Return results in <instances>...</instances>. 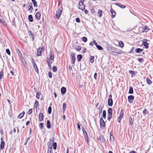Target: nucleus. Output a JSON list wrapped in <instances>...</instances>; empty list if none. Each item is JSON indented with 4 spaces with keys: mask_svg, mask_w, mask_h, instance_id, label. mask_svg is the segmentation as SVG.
<instances>
[{
    "mask_svg": "<svg viewBox=\"0 0 153 153\" xmlns=\"http://www.w3.org/2000/svg\"><path fill=\"white\" fill-rule=\"evenodd\" d=\"M62 7L61 5L60 6L56 11V16L57 18L59 19L60 17V16L62 13Z\"/></svg>",
    "mask_w": 153,
    "mask_h": 153,
    "instance_id": "nucleus-1",
    "label": "nucleus"
},
{
    "mask_svg": "<svg viewBox=\"0 0 153 153\" xmlns=\"http://www.w3.org/2000/svg\"><path fill=\"white\" fill-rule=\"evenodd\" d=\"M112 109L110 108H108V119L110 121L112 118Z\"/></svg>",
    "mask_w": 153,
    "mask_h": 153,
    "instance_id": "nucleus-2",
    "label": "nucleus"
},
{
    "mask_svg": "<svg viewBox=\"0 0 153 153\" xmlns=\"http://www.w3.org/2000/svg\"><path fill=\"white\" fill-rule=\"evenodd\" d=\"M111 50L113 52L118 54H120L122 53V51L121 50L113 47L111 48Z\"/></svg>",
    "mask_w": 153,
    "mask_h": 153,
    "instance_id": "nucleus-3",
    "label": "nucleus"
},
{
    "mask_svg": "<svg viewBox=\"0 0 153 153\" xmlns=\"http://www.w3.org/2000/svg\"><path fill=\"white\" fill-rule=\"evenodd\" d=\"M100 127L103 128L105 126V122L102 117H101L100 119Z\"/></svg>",
    "mask_w": 153,
    "mask_h": 153,
    "instance_id": "nucleus-4",
    "label": "nucleus"
},
{
    "mask_svg": "<svg viewBox=\"0 0 153 153\" xmlns=\"http://www.w3.org/2000/svg\"><path fill=\"white\" fill-rule=\"evenodd\" d=\"M71 62L73 64L72 66H74L75 65L74 63L75 61V54L74 53H72L71 54Z\"/></svg>",
    "mask_w": 153,
    "mask_h": 153,
    "instance_id": "nucleus-5",
    "label": "nucleus"
},
{
    "mask_svg": "<svg viewBox=\"0 0 153 153\" xmlns=\"http://www.w3.org/2000/svg\"><path fill=\"white\" fill-rule=\"evenodd\" d=\"M43 48H39L37 50V56H42V53L43 50Z\"/></svg>",
    "mask_w": 153,
    "mask_h": 153,
    "instance_id": "nucleus-6",
    "label": "nucleus"
},
{
    "mask_svg": "<svg viewBox=\"0 0 153 153\" xmlns=\"http://www.w3.org/2000/svg\"><path fill=\"white\" fill-rule=\"evenodd\" d=\"M93 43L96 46L97 48L99 50H103L102 48L100 45H98L95 40L93 41Z\"/></svg>",
    "mask_w": 153,
    "mask_h": 153,
    "instance_id": "nucleus-7",
    "label": "nucleus"
},
{
    "mask_svg": "<svg viewBox=\"0 0 153 153\" xmlns=\"http://www.w3.org/2000/svg\"><path fill=\"white\" fill-rule=\"evenodd\" d=\"M128 98L129 102L132 103L134 100V97L132 95H130L128 97Z\"/></svg>",
    "mask_w": 153,
    "mask_h": 153,
    "instance_id": "nucleus-8",
    "label": "nucleus"
},
{
    "mask_svg": "<svg viewBox=\"0 0 153 153\" xmlns=\"http://www.w3.org/2000/svg\"><path fill=\"white\" fill-rule=\"evenodd\" d=\"M27 7H29L28 10L30 12V13H31L33 9V8L32 7V4L31 3H28Z\"/></svg>",
    "mask_w": 153,
    "mask_h": 153,
    "instance_id": "nucleus-9",
    "label": "nucleus"
},
{
    "mask_svg": "<svg viewBox=\"0 0 153 153\" xmlns=\"http://www.w3.org/2000/svg\"><path fill=\"white\" fill-rule=\"evenodd\" d=\"M44 116L43 114L42 113H40L39 116V120L40 122L42 121L43 119Z\"/></svg>",
    "mask_w": 153,
    "mask_h": 153,
    "instance_id": "nucleus-10",
    "label": "nucleus"
},
{
    "mask_svg": "<svg viewBox=\"0 0 153 153\" xmlns=\"http://www.w3.org/2000/svg\"><path fill=\"white\" fill-rule=\"evenodd\" d=\"M79 9L83 10L85 9V5L84 4H81L80 3H79Z\"/></svg>",
    "mask_w": 153,
    "mask_h": 153,
    "instance_id": "nucleus-11",
    "label": "nucleus"
},
{
    "mask_svg": "<svg viewBox=\"0 0 153 153\" xmlns=\"http://www.w3.org/2000/svg\"><path fill=\"white\" fill-rule=\"evenodd\" d=\"M113 104V101L112 99H109L108 100V105L110 106H112Z\"/></svg>",
    "mask_w": 153,
    "mask_h": 153,
    "instance_id": "nucleus-12",
    "label": "nucleus"
},
{
    "mask_svg": "<svg viewBox=\"0 0 153 153\" xmlns=\"http://www.w3.org/2000/svg\"><path fill=\"white\" fill-rule=\"evenodd\" d=\"M41 14L39 12H37L35 15V18L37 20H39L40 18Z\"/></svg>",
    "mask_w": 153,
    "mask_h": 153,
    "instance_id": "nucleus-13",
    "label": "nucleus"
},
{
    "mask_svg": "<svg viewBox=\"0 0 153 153\" xmlns=\"http://www.w3.org/2000/svg\"><path fill=\"white\" fill-rule=\"evenodd\" d=\"M46 61L47 62L48 65L49 67L51 68V64L52 62L50 61V60L49 59L48 57L46 58Z\"/></svg>",
    "mask_w": 153,
    "mask_h": 153,
    "instance_id": "nucleus-14",
    "label": "nucleus"
},
{
    "mask_svg": "<svg viewBox=\"0 0 153 153\" xmlns=\"http://www.w3.org/2000/svg\"><path fill=\"white\" fill-rule=\"evenodd\" d=\"M112 14V17L113 18L115 17V12L114 10H113L112 8H111L110 10Z\"/></svg>",
    "mask_w": 153,
    "mask_h": 153,
    "instance_id": "nucleus-15",
    "label": "nucleus"
},
{
    "mask_svg": "<svg viewBox=\"0 0 153 153\" xmlns=\"http://www.w3.org/2000/svg\"><path fill=\"white\" fill-rule=\"evenodd\" d=\"M28 35L30 36V38H32V41H33L34 40V36L33 34V33H32L30 31H29L28 32Z\"/></svg>",
    "mask_w": 153,
    "mask_h": 153,
    "instance_id": "nucleus-16",
    "label": "nucleus"
},
{
    "mask_svg": "<svg viewBox=\"0 0 153 153\" xmlns=\"http://www.w3.org/2000/svg\"><path fill=\"white\" fill-rule=\"evenodd\" d=\"M82 130L83 133V134L84 135V138H87L88 135L86 132L85 130L82 127Z\"/></svg>",
    "mask_w": 153,
    "mask_h": 153,
    "instance_id": "nucleus-17",
    "label": "nucleus"
},
{
    "mask_svg": "<svg viewBox=\"0 0 153 153\" xmlns=\"http://www.w3.org/2000/svg\"><path fill=\"white\" fill-rule=\"evenodd\" d=\"M4 141H1L0 144V149L2 150L4 148Z\"/></svg>",
    "mask_w": 153,
    "mask_h": 153,
    "instance_id": "nucleus-18",
    "label": "nucleus"
},
{
    "mask_svg": "<svg viewBox=\"0 0 153 153\" xmlns=\"http://www.w3.org/2000/svg\"><path fill=\"white\" fill-rule=\"evenodd\" d=\"M66 92V88L65 87H62L61 88V93L62 94H65Z\"/></svg>",
    "mask_w": 153,
    "mask_h": 153,
    "instance_id": "nucleus-19",
    "label": "nucleus"
},
{
    "mask_svg": "<svg viewBox=\"0 0 153 153\" xmlns=\"http://www.w3.org/2000/svg\"><path fill=\"white\" fill-rule=\"evenodd\" d=\"M115 4L116 5L118 6L122 9H124L126 7L124 5H122L118 3H116Z\"/></svg>",
    "mask_w": 153,
    "mask_h": 153,
    "instance_id": "nucleus-20",
    "label": "nucleus"
},
{
    "mask_svg": "<svg viewBox=\"0 0 153 153\" xmlns=\"http://www.w3.org/2000/svg\"><path fill=\"white\" fill-rule=\"evenodd\" d=\"M142 45H143L145 46V48H147L149 47V46H148L149 44L148 43H147L146 42H143L142 43Z\"/></svg>",
    "mask_w": 153,
    "mask_h": 153,
    "instance_id": "nucleus-21",
    "label": "nucleus"
},
{
    "mask_svg": "<svg viewBox=\"0 0 153 153\" xmlns=\"http://www.w3.org/2000/svg\"><path fill=\"white\" fill-rule=\"evenodd\" d=\"M51 126L50 122L49 120H48L47 121V128L49 129L51 128Z\"/></svg>",
    "mask_w": 153,
    "mask_h": 153,
    "instance_id": "nucleus-22",
    "label": "nucleus"
},
{
    "mask_svg": "<svg viewBox=\"0 0 153 153\" xmlns=\"http://www.w3.org/2000/svg\"><path fill=\"white\" fill-rule=\"evenodd\" d=\"M52 146H48L47 153H53L52 152Z\"/></svg>",
    "mask_w": 153,
    "mask_h": 153,
    "instance_id": "nucleus-23",
    "label": "nucleus"
},
{
    "mask_svg": "<svg viewBox=\"0 0 153 153\" xmlns=\"http://www.w3.org/2000/svg\"><path fill=\"white\" fill-rule=\"evenodd\" d=\"M25 114V112L24 111L22 113H20L18 116V118L20 119L22 118L23 117Z\"/></svg>",
    "mask_w": 153,
    "mask_h": 153,
    "instance_id": "nucleus-24",
    "label": "nucleus"
},
{
    "mask_svg": "<svg viewBox=\"0 0 153 153\" xmlns=\"http://www.w3.org/2000/svg\"><path fill=\"white\" fill-rule=\"evenodd\" d=\"M119 46L121 48H123L124 47V44L123 43V42L121 41H120L119 42Z\"/></svg>",
    "mask_w": 153,
    "mask_h": 153,
    "instance_id": "nucleus-25",
    "label": "nucleus"
},
{
    "mask_svg": "<svg viewBox=\"0 0 153 153\" xmlns=\"http://www.w3.org/2000/svg\"><path fill=\"white\" fill-rule=\"evenodd\" d=\"M123 110L122 109L121 110V111L120 112V115L119 116V119H121L122 117H123Z\"/></svg>",
    "mask_w": 153,
    "mask_h": 153,
    "instance_id": "nucleus-26",
    "label": "nucleus"
},
{
    "mask_svg": "<svg viewBox=\"0 0 153 153\" xmlns=\"http://www.w3.org/2000/svg\"><path fill=\"white\" fill-rule=\"evenodd\" d=\"M149 30L148 27L147 26H145L143 27V32H145Z\"/></svg>",
    "mask_w": 153,
    "mask_h": 153,
    "instance_id": "nucleus-27",
    "label": "nucleus"
},
{
    "mask_svg": "<svg viewBox=\"0 0 153 153\" xmlns=\"http://www.w3.org/2000/svg\"><path fill=\"white\" fill-rule=\"evenodd\" d=\"M143 50L142 49L137 48L135 50V51L137 53H139L142 52L143 51Z\"/></svg>",
    "mask_w": 153,
    "mask_h": 153,
    "instance_id": "nucleus-28",
    "label": "nucleus"
},
{
    "mask_svg": "<svg viewBox=\"0 0 153 153\" xmlns=\"http://www.w3.org/2000/svg\"><path fill=\"white\" fill-rule=\"evenodd\" d=\"M33 68L35 69L37 73H38V69L37 68L36 65V64H33Z\"/></svg>",
    "mask_w": 153,
    "mask_h": 153,
    "instance_id": "nucleus-29",
    "label": "nucleus"
},
{
    "mask_svg": "<svg viewBox=\"0 0 153 153\" xmlns=\"http://www.w3.org/2000/svg\"><path fill=\"white\" fill-rule=\"evenodd\" d=\"M77 60L78 62H79L82 58V56L81 55L79 54L77 56Z\"/></svg>",
    "mask_w": 153,
    "mask_h": 153,
    "instance_id": "nucleus-30",
    "label": "nucleus"
},
{
    "mask_svg": "<svg viewBox=\"0 0 153 153\" xmlns=\"http://www.w3.org/2000/svg\"><path fill=\"white\" fill-rule=\"evenodd\" d=\"M129 93L130 94H132L133 93V90L132 87L131 86L130 87L129 91Z\"/></svg>",
    "mask_w": 153,
    "mask_h": 153,
    "instance_id": "nucleus-31",
    "label": "nucleus"
},
{
    "mask_svg": "<svg viewBox=\"0 0 153 153\" xmlns=\"http://www.w3.org/2000/svg\"><path fill=\"white\" fill-rule=\"evenodd\" d=\"M28 19L30 22H32L33 21V16L32 15H29L28 17Z\"/></svg>",
    "mask_w": 153,
    "mask_h": 153,
    "instance_id": "nucleus-32",
    "label": "nucleus"
},
{
    "mask_svg": "<svg viewBox=\"0 0 153 153\" xmlns=\"http://www.w3.org/2000/svg\"><path fill=\"white\" fill-rule=\"evenodd\" d=\"M98 139L100 140L101 142H103L104 140L103 136L102 135L100 136L98 138Z\"/></svg>",
    "mask_w": 153,
    "mask_h": 153,
    "instance_id": "nucleus-33",
    "label": "nucleus"
},
{
    "mask_svg": "<svg viewBox=\"0 0 153 153\" xmlns=\"http://www.w3.org/2000/svg\"><path fill=\"white\" fill-rule=\"evenodd\" d=\"M32 2L33 3L34 6L35 7H37L38 6L36 3V1L35 0H31Z\"/></svg>",
    "mask_w": 153,
    "mask_h": 153,
    "instance_id": "nucleus-34",
    "label": "nucleus"
},
{
    "mask_svg": "<svg viewBox=\"0 0 153 153\" xmlns=\"http://www.w3.org/2000/svg\"><path fill=\"white\" fill-rule=\"evenodd\" d=\"M129 73L131 74V76L133 77V76L135 75L134 72L133 71L130 70L129 71Z\"/></svg>",
    "mask_w": 153,
    "mask_h": 153,
    "instance_id": "nucleus-35",
    "label": "nucleus"
},
{
    "mask_svg": "<svg viewBox=\"0 0 153 153\" xmlns=\"http://www.w3.org/2000/svg\"><path fill=\"white\" fill-rule=\"evenodd\" d=\"M106 112L105 110H103L102 112V117L104 118H105L106 117Z\"/></svg>",
    "mask_w": 153,
    "mask_h": 153,
    "instance_id": "nucleus-36",
    "label": "nucleus"
},
{
    "mask_svg": "<svg viewBox=\"0 0 153 153\" xmlns=\"http://www.w3.org/2000/svg\"><path fill=\"white\" fill-rule=\"evenodd\" d=\"M53 149L54 150H55L57 148V143L56 142H54L53 143Z\"/></svg>",
    "mask_w": 153,
    "mask_h": 153,
    "instance_id": "nucleus-37",
    "label": "nucleus"
},
{
    "mask_svg": "<svg viewBox=\"0 0 153 153\" xmlns=\"http://www.w3.org/2000/svg\"><path fill=\"white\" fill-rule=\"evenodd\" d=\"M94 57L93 56H91L90 59V61L91 63H93L94 62Z\"/></svg>",
    "mask_w": 153,
    "mask_h": 153,
    "instance_id": "nucleus-38",
    "label": "nucleus"
},
{
    "mask_svg": "<svg viewBox=\"0 0 153 153\" xmlns=\"http://www.w3.org/2000/svg\"><path fill=\"white\" fill-rule=\"evenodd\" d=\"M54 140V138H51L50 140V142H49V146H50V143H51V145H52V143H54L53 142Z\"/></svg>",
    "mask_w": 153,
    "mask_h": 153,
    "instance_id": "nucleus-39",
    "label": "nucleus"
},
{
    "mask_svg": "<svg viewBox=\"0 0 153 153\" xmlns=\"http://www.w3.org/2000/svg\"><path fill=\"white\" fill-rule=\"evenodd\" d=\"M102 11L101 10H99L98 12V16L100 17L102 16Z\"/></svg>",
    "mask_w": 153,
    "mask_h": 153,
    "instance_id": "nucleus-40",
    "label": "nucleus"
},
{
    "mask_svg": "<svg viewBox=\"0 0 153 153\" xmlns=\"http://www.w3.org/2000/svg\"><path fill=\"white\" fill-rule=\"evenodd\" d=\"M66 108V105L65 103H64L63 105V112H64L65 111Z\"/></svg>",
    "mask_w": 153,
    "mask_h": 153,
    "instance_id": "nucleus-41",
    "label": "nucleus"
},
{
    "mask_svg": "<svg viewBox=\"0 0 153 153\" xmlns=\"http://www.w3.org/2000/svg\"><path fill=\"white\" fill-rule=\"evenodd\" d=\"M39 127L41 129H42L44 128L43 123H40L39 124Z\"/></svg>",
    "mask_w": 153,
    "mask_h": 153,
    "instance_id": "nucleus-42",
    "label": "nucleus"
},
{
    "mask_svg": "<svg viewBox=\"0 0 153 153\" xmlns=\"http://www.w3.org/2000/svg\"><path fill=\"white\" fill-rule=\"evenodd\" d=\"M41 95V93H39V92H37L36 93V98L37 99H39V97H40V96Z\"/></svg>",
    "mask_w": 153,
    "mask_h": 153,
    "instance_id": "nucleus-43",
    "label": "nucleus"
},
{
    "mask_svg": "<svg viewBox=\"0 0 153 153\" xmlns=\"http://www.w3.org/2000/svg\"><path fill=\"white\" fill-rule=\"evenodd\" d=\"M82 40L84 42H86L87 41V39L85 37H83L82 38Z\"/></svg>",
    "mask_w": 153,
    "mask_h": 153,
    "instance_id": "nucleus-44",
    "label": "nucleus"
},
{
    "mask_svg": "<svg viewBox=\"0 0 153 153\" xmlns=\"http://www.w3.org/2000/svg\"><path fill=\"white\" fill-rule=\"evenodd\" d=\"M143 113L144 114H149V112L147 110L145 109L143 111Z\"/></svg>",
    "mask_w": 153,
    "mask_h": 153,
    "instance_id": "nucleus-45",
    "label": "nucleus"
},
{
    "mask_svg": "<svg viewBox=\"0 0 153 153\" xmlns=\"http://www.w3.org/2000/svg\"><path fill=\"white\" fill-rule=\"evenodd\" d=\"M75 49L77 51H79L81 50V48L79 46H77L76 47Z\"/></svg>",
    "mask_w": 153,
    "mask_h": 153,
    "instance_id": "nucleus-46",
    "label": "nucleus"
},
{
    "mask_svg": "<svg viewBox=\"0 0 153 153\" xmlns=\"http://www.w3.org/2000/svg\"><path fill=\"white\" fill-rule=\"evenodd\" d=\"M3 76V73L2 72V70H1V71H0V80L1 79Z\"/></svg>",
    "mask_w": 153,
    "mask_h": 153,
    "instance_id": "nucleus-47",
    "label": "nucleus"
},
{
    "mask_svg": "<svg viewBox=\"0 0 153 153\" xmlns=\"http://www.w3.org/2000/svg\"><path fill=\"white\" fill-rule=\"evenodd\" d=\"M146 82L149 84H150L152 83V81L149 78L146 79Z\"/></svg>",
    "mask_w": 153,
    "mask_h": 153,
    "instance_id": "nucleus-48",
    "label": "nucleus"
},
{
    "mask_svg": "<svg viewBox=\"0 0 153 153\" xmlns=\"http://www.w3.org/2000/svg\"><path fill=\"white\" fill-rule=\"evenodd\" d=\"M51 107L50 106L48 108V112L49 114H51Z\"/></svg>",
    "mask_w": 153,
    "mask_h": 153,
    "instance_id": "nucleus-49",
    "label": "nucleus"
},
{
    "mask_svg": "<svg viewBox=\"0 0 153 153\" xmlns=\"http://www.w3.org/2000/svg\"><path fill=\"white\" fill-rule=\"evenodd\" d=\"M54 58V56L53 55V54H52V53H51L50 55V59L51 60H53Z\"/></svg>",
    "mask_w": 153,
    "mask_h": 153,
    "instance_id": "nucleus-50",
    "label": "nucleus"
},
{
    "mask_svg": "<svg viewBox=\"0 0 153 153\" xmlns=\"http://www.w3.org/2000/svg\"><path fill=\"white\" fill-rule=\"evenodd\" d=\"M39 105V102L37 100L35 101V102L34 104V106L36 108H37L38 106Z\"/></svg>",
    "mask_w": 153,
    "mask_h": 153,
    "instance_id": "nucleus-51",
    "label": "nucleus"
},
{
    "mask_svg": "<svg viewBox=\"0 0 153 153\" xmlns=\"http://www.w3.org/2000/svg\"><path fill=\"white\" fill-rule=\"evenodd\" d=\"M52 69L53 71L54 72H56L57 70L56 67L55 66L53 67Z\"/></svg>",
    "mask_w": 153,
    "mask_h": 153,
    "instance_id": "nucleus-52",
    "label": "nucleus"
},
{
    "mask_svg": "<svg viewBox=\"0 0 153 153\" xmlns=\"http://www.w3.org/2000/svg\"><path fill=\"white\" fill-rule=\"evenodd\" d=\"M6 52L9 55H10V50H9V49H6Z\"/></svg>",
    "mask_w": 153,
    "mask_h": 153,
    "instance_id": "nucleus-53",
    "label": "nucleus"
},
{
    "mask_svg": "<svg viewBox=\"0 0 153 153\" xmlns=\"http://www.w3.org/2000/svg\"><path fill=\"white\" fill-rule=\"evenodd\" d=\"M129 119L130 123L131 125H132V118L131 117H129Z\"/></svg>",
    "mask_w": 153,
    "mask_h": 153,
    "instance_id": "nucleus-54",
    "label": "nucleus"
},
{
    "mask_svg": "<svg viewBox=\"0 0 153 153\" xmlns=\"http://www.w3.org/2000/svg\"><path fill=\"white\" fill-rule=\"evenodd\" d=\"M32 113V109H30L28 112L29 115L30 114Z\"/></svg>",
    "mask_w": 153,
    "mask_h": 153,
    "instance_id": "nucleus-55",
    "label": "nucleus"
},
{
    "mask_svg": "<svg viewBox=\"0 0 153 153\" xmlns=\"http://www.w3.org/2000/svg\"><path fill=\"white\" fill-rule=\"evenodd\" d=\"M48 75V76L50 78H51L52 77V74L50 71L49 72Z\"/></svg>",
    "mask_w": 153,
    "mask_h": 153,
    "instance_id": "nucleus-56",
    "label": "nucleus"
},
{
    "mask_svg": "<svg viewBox=\"0 0 153 153\" xmlns=\"http://www.w3.org/2000/svg\"><path fill=\"white\" fill-rule=\"evenodd\" d=\"M110 139L111 141H113L114 140V137L113 135L110 136Z\"/></svg>",
    "mask_w": 153,
    "mask_h": 153,
    "instance_id": "nucleus-57",
    "label": "nucleus"
},
{
    "mask_svg": "<svg viewBox=\"0 0 153 153\" xmlns=\"http://www.w3.org/2000/svg\"><path fill=\"white\" fill-rule=\"evenodd\" d=\"M76 21L78 23H79L80 22V20L79 18H77L76 19Z\"/></svg>",
    "mask_w": 153,
    "mask_h": 153,
    "instance_id": "nucleus-58",
    "label": "nucleus"
},
{
    "mask_svg": "<svg viewBox=\"0 0 153 153\" xmlns=\"http://www.w3.org/2000/svg\"><path fill=\"white\" fill-rule=\"evenodd\" d=\"M77 127H78V128L79 130L80 131L81 130V128H80L79 124V123H77Z\"/></svg>",
    "mask_w": 153,
    "mask_h": 153,
    "instance_id": "nucleus-59",
    "label": "nucleus"
},
{
    "mask_svg": "<svg viewBox=\"0 0 153 153\" xmlns=\"http://www.w3.org/2000/svg\"><path fill=\"white\" fill-rule=\"evenodd\" d=\"M31 62L33 65L36 64L35 61L33 58H32L31 59Z\"/></svg>",
    "mask_w": 153,
    "mask_h": 153,
    "instance_id": "nucleus-60",
    "label": "nucleus"
},
{
    "mask_svg": "<svg viewBox=\"0 0 153 153\" xmlns=\"http://www.w3.org/2000/svg\"><path fill=\"white\" fill-rule=\"evenodd\" d=\"M97 73H95L94 74V79L96 80L97 79V78H96V77H97Z\"/></svg>",
    "mask_w": 153,
    "mask_h": 153,
    "instance_id": "nucleus-61",
    "label": "nucleus"
},
{
    "mask_svg": "<svg viewBox=\"0 0 153 153\" xmlns=\"http://www.w3.org/2000/svg\"><path fill=\"white\" fill-rule=\"evenodd\" d=\"M85 0H80V1L79 2V3H80V4H84L83 2Z\"/></svg>",
    "mask_w": 153,
    "mask_h": 153,
    "instance_id": "nucleus-62",
    "label": "nucleus"
},
{
    "mask_svg": "<svg viewBox=\"0 0 153 153\" xmlns=\"http://www.w3.org/2000/svg\"><path fill=\"white\" fill-rule=\"evenodd\" d=\"M0 22L1 23V24H4V22L3 21V20L2 19L0 18Z\"/></svg>",
    "mask_w": 153,
    "mask_h": 153,
    "instance_id": "nucleus-63",
    "label": "nucleus"
},
{
    "mask_svg": "<svg viewBox=\"0 0 153 153\" xmlns=\"http://www.w3.org/2000/svg\"><path fill=\"white\" fill-rule=\"evenodd\" d=\"M68 68L70 70H71L72 69V66L70 65H69Z\"/></svg>",
    "mask_w": 153,
    "mask_h": 153,
    "instance_id": "nucleus-64",
    "label": "nucleus"
}]
</instances>
